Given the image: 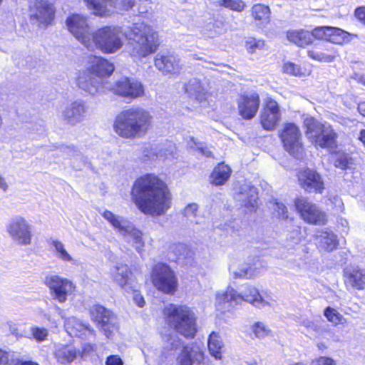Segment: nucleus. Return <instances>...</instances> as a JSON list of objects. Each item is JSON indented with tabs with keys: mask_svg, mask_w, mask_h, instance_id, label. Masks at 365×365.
Masks as SVG:
<instances>
[{
	"mask_svg": "<svg viewBox=\"0 0 365 365\" xmlns=\"http://www.w3.org/2000/svg\"><path fill=\"white\" fill-rule=\"evenodd\" d=\"M283 148L292 156L299 158L304 153L300 128L294 123H286L279 133Z\"/></svg>",
	"mask_w": 365,
	"mask_h": 365,
	"instance_id": "10",
	"label": "nucleus"
},
{
	"mask_svg": "<svg viewBox=\"0 0 365 365\" xmlns=\"http://www.w3.org/2000/svg\"><path fill=\"white\" fill-rule=\"evenodd\" d=\"M150 277L153 285L163 294L173 295L178 290V277L175 271L166 263L153 264Z\"/></svg>",
	"mask_w": 365,
	"mask_h": 365,
	"instance_id": "7",
	"label": "nucleus"
},
{
	"mask_svg": "<svg viewBox=\"0 0 365 365\" xmlns=\"http://www.w3.org/2000/svg\"><path fill=\"white\" fill-rule=\"evenodd\" d=\"M0 188L3 190H6L7 189V185L2 177H0Z\"/></svg>",
	"mask_w": 365,
	"mask_h": 365,
	"instance_id": "60",
	"label": "nucleus"
},
{
	"mask_svg": "<svg viewBox=\"0 0 365 365\" xmlns=\"http://www.w3.org/2000/svg\"><path fill=\"white\" fill-rule=\"evenodd\" d=\"M175 361L176 365H206L205 353L196 343L182 345Z\"/></svg>",
	"mask_w": 365,
	"mask_h": 365,
	"instance_id": "19",
	"label": "nucleus"
},
{
	"mask_svg": "<svg viewBox=\"0 0 365 365\" xmlns=\"http://www.w3.org/2000/svg\"><path fill=\"white\" fill-rule=\"evenodd\" d=\"M264 40L257 39L255 37H248L245 41V49L250 54H253L257 51L264 49Z\"/></svg>",
	"mask_w": 365,
	"mask_h": 365,
	"instance_id": "40",
	"label": "nucleus"
},
{
	"mask_svg": "<svg viewBox=\"0 0 365 365\" xmlns=\"http://www.w3.org/2000/svg\"><path fill=\"white\" fill-rule=\"evenodd\" d=\"M115 66L113 63L106 58L101 56L91 55L88 58L86 70L80 73L76 78L77 84L79 87L86 89L82 84L87 78L89 81L95 78H106L113 74Z\"/></svg>",
	"mask_w": 365,
	"mask_h": 365,
	"instance_id": "9",
	"label": "nucleus"
},
{
	"mask_svg": "<svg viewBox=\"0 0 365 365\" xmlns=\"http://www.w3.org/2000/svg\"><path fill=\"white\" fill-rule=\"evenodd\" d=\"M220 6L239 13L246 8V4L242 0H221Z\"/></svg>",
	"mask_w": 365,
	"mask_h": 365,
	"instance_id": "41",
	"label": "nucleus"
},
{
	"mask_svg": "<svg viewBox=\"0 0 365 365\" xmlns=\"http://www.w3.org/2000/svg\"><path fill=\"white\" fill-rule=\"evenodd\" d=\"M85 112L86 108L84 104L75 101L65 109L63 116L64 120L73 125L81 120Z\"/></svg>",
	"mask_w": 365,
	"mask_h": 365,
	"instance_id": "32",
	"label": "nucleus"
},
{
	"mask_svg": "<svg viewBox=\"0 0 365 365\" xmlns=\"http://www.w3.org/2000/svg\"><path fill=\"white\" fill-rule=\"evenodd\" d=\"M344 277L346 286L357 290L365 289V269L356 267L344 270Z\"/></svg>",
	"mask_w": 365,
	"mask_h": 365,
	"instance_id": "28",
	"label": "nucleus"
},
{
	"mask_svg": "<svg viewBox=\"0 0 365 365\" xmlns=\"http://www.w3.org/2000/svg\"><path fill=\"white\" fill-rule=\"evenodd\" d=\"M181 248L183 249L184 250H187V247L184 245H181Z\"/></svg>",
	"mask_w": 365,
	"mask_h": 365,
	"instance_id": "63",
	"label": "nucleus"
},
{
	"mask_svg": "<svg viewBox=\"0 0 365 365\" xmlns=\"http://www.w3.org/2000/svg\"><path fill=\"white\" fill-rule=\"evenodd\" d=\"M311 365H337L336 360L330 356H319L313 359Z\"/></svg>",
	"mask_w": 365,
	"mask_h": 365,
	"instance_id": "48",
	"label": "nucleus"
},
{
	"mask_svg": "<svg viewBox=\"0 0 365 365\" xmlns=\"http://www.w3.org/2000/svg\"><path fill=\"white\" fill-rule=\"evenodd\" d=\"M154 66L164 75L176 76L182 69L180 58L173 53L157 55L154 58Z\"/></svg>",
	"mask_w": 365,
	"mask_h": 365,
	"instance_id": "23",
	"label": "nucleus"
},
{
	"mask_svg": "<svg viewBox=\"0 0 365 365\" xmlns=\"http://www.w3.org/2000/svg\"><path fill=\"white\" fill-rule=\"evenodd\" d=\"M251 329L255 336L258 339L265 338L271 333V330L260 322H255Z\"/></svg>",
	"mask_w": 365,
	"mask_h": 365,
	"instance_id": "44",
	"label": "nucleus"
},
{
	"mask_svg": "<svg viewBox=\"0 0 365 365\" xmlns=\"http://www.w3.org/2000/svg\"><path fill=\"white\" fill-rule=\"evenodd\" d=\"M66 328L69 335L74 337H81L86 331H94L88 324H85L76 319L69 320Z\"/></svg>",
	"mask_w": 365,
	"mask_h": 365,
	"instance_id": "35",
	"label": "nucleus"
},
{
	"mask_svg": "<svg viewBox=\"0 0 365 365\" xmlns=\"http://www.w3.org/2000/svg\"><path fill=\"white\" fill-rule=\"evenodd\" d=\"M102 216L110 222V224L119 232H127V227L122 225L121 222L118 217L110 210H105L102 213Z\"/></svg>",
	"mask_w": 365,
	"mask_h": 365,
	"instance_id": "43",
	"label": "nucleus"
},
{
	"mask_svg": "<svg viewBox=\"0 0 365 365\" xmlns=\"http://www.w3.org/2000/svg\"><path fill=\"white\" fill-rule=\"evenodd\" d=\"M321 237H323L322 241V247L327 252H331L339 246V240L337 236L329 231H322Z\"/></svg>",
	"mask_w": 365,
	"mask_h": 365,
	"instance_id": "37",
	"label": "nucleus"
},
{
	"mask_svg": "<svg viewBox=\"0 0 365 365\" xmlns=\"http://www.w3.org/2000/svg\"><path fill=\"white\" fill-rule=\"evenodd\" d=\"M66 24L69 32L87 48L92 33V31H90L87 18L78 14H72L67 17Z\"/></svg>",
	"mask_w": 365,
	"mask_h": 365,
	"instance_id": "16",
	"label": "nucleus"
},
{
	"mask_svg": "<svg viewBox=\"0 0 365 365\" xmlns=\"http://www.w3.org/2000/svg\"><path fill=\"white\" fill-rule=\"evenodd\" d=\"M282 71L283 73L295 76L306 77L312 73V65L309 63L304 66L291 61L284 62L282 64Z\"/></svg>",
	"mask_w": 365,
	"mask_h": 365,
	"instance_id": "31",
	"label": "nucleus"
},
{
	"mask_svg": "<svg viewBox=\"0 0 365 365\" xmlns=\"http://www.w3.org/2000/svg\"><path fill=\"white\" fill-rule=\"evenodd\" d=\"M133 300L139 307H143L145 305V299L139 293H135L134 294Z\"/></svg>",
	"mask_w": 365,
	"mask_h": 365,
	"instance_id": "56",
	"label": "nucleus"
},
{
	"mask_svg": "<svg viewBox=\"0 0 365 365\" xmlns=\"http://www.w3.org/2000/svg\"><path fill=\"white\" fill-rule=\"evenodd\" d=\"M80 351L71 344H58L53 356L58 365H70L79 356Z\"/></svg>",
	"mask_w": 365,
	"mask_h": 365,
	"instance_id": "25",
	"label": "nucleus"
},
{
	"mask_svg": "<svg viewBox=\"0 0 365 365\" xmlns=\"http://www.w3.org/2000/svg\"><path fill=\"white\" fill-rule=\"evenodd\" d=\"M286 38L289 43L303 48L314 42L312 31L304 29H289L286 32Z\"/></svg>",
	"mask_w": 365,
	"mask_h": 365,
	"instance_id": "26",
	"label": "nucleus"
},
{
	"mask_svg": "<svg viewBox=\"0 0 365 365\" xmlns=\"http://www.w3.org/2000/svg\"><path fill=\"white\" fill-rule=\"evenodd\" d=\"M305 135L309 142L316 148L336 149L338 146V133L329 123H322L310 116L303 120Z\"/></svg>",
	"mask_w": 365,
	"mask_h": 365,
	"instance_id": "6",
	"label": "nucleus"
},
{
	"mask_svg": "<svg viewBox=\"0 0 365 365\" xmlns=\"http://www.w3.org/2000/svg\"><path fill=\"white\" fill-rule=\"evenodd\" d=\"M88 51L98 50L104 54H113L120 50L124 45L121 27L114 25L101 26L91 33Z\"/></svg>",
	"mask_w": 365,
	"mask_h": 365,
	"instance_id": "5",
	"label": "nucleus"
},
{
	"mask_svg": "<svg viewBox=\"0 0 365 365\" xmlns=\"http://www.w3.org/2000/svg\"><path fill=\"white\" fill-rule=\"evenodd\" d=\"M152 120L148 110L140 107H130L116 115L113 127L118 136L125 139H135L148 133Z\"/></svg>",
	"mask_w": 365,
	"mask_h": 365,
	"instance_id": "3",
	"label": "nucleus"
},
{
	"mask_svg": "<svg viewBox=\"0 0 365 365\" xmlns=\"http://www.w3.org/2000/svg\"><path fill=\"white\" fill-rule=\"evenodd\" d=\"M44 284L49 289L50 294L53 299L59 303L66 302L68 297L73 294L76 289V286L73 282L58 275L47 276Z\"/></svg>",
	"mask_w": 365,
	"mask_h": 365,
	"instance_id": "11",
	"label": "nucleus"
},
{
	"mask_svg": "<svg viewBox=\"0 0 365 365\" xmlns=\"http://www.w3.org/2000/svg\"><path fill=\"white\" fill-rule=\"evenodd\" d=\"M9 361V352L0 348V365H7Z\"/></svg>",
	"mask_w": 365,
	"mask_h": 365,
	"instance_id": "54",
	"label": "nucleus"
},
{
	"mask_svg": "<svg viewBox=\"0 0 365 365\" xmlns=\"http://www.w3.org/2000/svg\"><path fill=\"white\" fill-rule=\"evenodd\" d=\"M238 114L244 120H251L257 113L260 106V97L256 92L244 93L240 95L237 101Z\"/></svg>",
	"mask_w": 365,
	"mask_h": 365,
	"instance_id": "21",
	"label": "nucleus"
},
{
	"mask_svg": "<svg viewBox=\"0 0 365 365\" xmlns=\"http://www.w3.org/2000/svg\"><path fill=\"white\" fill-rule=\"evenodd\" d=\"M250 16L256 26L264 28L271 22V9L268 5L257 3L252 6Z\"/></svg>",
	"mask_w": 365,
	"mask_h": 365,
	"instance_id": "27",
	"label": "nucleus"
},
{
	"mask_svg": "<svg viewBox=\"0 0 365 365\" xmlns=\"http://www.w3.org/2000/svg\"><path fill=\"white\" fill-rule=\"evenodd\" d=\"M318 347L319 349L323 350L324 349H326V346L324 344H320L318 345Z\"/></svg>",
	"mask_w": 365,
	"mask_h": 365,
	"instance_id": "61",
	"label": "nucleus"
},
{
	"mask_svg": "<svg viewBox=\"0 0 365 365\" xmlns=\"http://www.w3.org/2000/svg\"><path fill=\"white\" fill-rule=\"evenodd\" d=\"M240 294L242 297L240 299V303L245 301L256 307H264L267 304L259 290L252 285H246L245 290Z\"/></svg>",
	"mask_w": 365,
	"mask_h": 365,
	"instance_id": "33",
	"label": "nucleus"
},
{
	"mask_svg": "<svg viewBox=\"0 0 365 365\" xmlns=\"http://www.w3.org/2000/svg\"><path fill=\"white\" fill-rule=\"evenodd\" d=\"M232 174V170L224 162L219 163L211 172L210 182L215 186H221L226 183Z\"/></svg>",
	"mask_w": 365,
	"mask_h": 365,
	"instance_id": "30",
	"label": "nucleus"
},
{
	"mask_svg": "<svg viewBox=\"0 0 365 365\" xmlns=\"http://www.w3.org/2000/svg\"><path fill=\"white\" fill-rule=\"evenodd\" d=\"M324 315L327 321L334 326L344 324L346 322V319L343 315L336 309L331 307H327L324 309Z\"/></svg>",
	"mask_w": 365,
	"mask_h": 365,
	"instance_id": "38",
	"label": "nucleus"
},
{
	"mask_svg": "<svg viewBox=\"0 0 365 365\" xmlns=\"http://www.w3.org/2000/svg\"><path fill=\"white\" fill-rule=\"evenodd\" d=\"M329 201L330 202L331 204L333 205V210H334L337 212L342 211V210L344 209V203L341 199H340L339 197H332L329 198Z\"/></svg>",
	"mask_w": 365,
	"mask_h": 365,
	"instance_id": "51",
	"label": "nucleus"
},
{
	"mask_svg": "<svg viewBox=\"0 0 365 365\" xmlns=\"http://www.w3.org/2000/svg\"><path fill=\"white\" fill-rule=\"evenodd\" d=\"M14 365H39L37 362L31 360H17Z\"/></svg>",
	"mask_w": 365,
	"mask_h": 365,
	"instance_id": "57",
	"label": "nucleus"
},
{
	"mask_svg": "<svg viewBox=\"0 0 365 365\" xmlns=\"http://www.w3.org/2000/svg\"><path fill=\"white\" fill-rule=\"evenodd\" d=\"M131 201L144 215L159 217L172 207L173 195L168 184L153 173L143 174L135 180L130 189Z\"/></svg>",
	"mask_w": 365,
	"mask_h": 365,
	"instance_id": "1",
	"label": "nucleus"
},
{
	"mask_svg": "<svg viewBox=\"0 0 365 365\" xmlns=\"http://www.w3.org/2000/svg\"><path fill=\"white\" fill-rule=\"evenodd\" d=\"M312 31L313 39L324 41L323 43L342 46L351 41V34L339 27L319 26L314 27Z\"/></svg>",
	"mask_w": 365,
	"mask_h": 365,
	"instance_id": "14",
	"label": "nucleus"
},
{
	"mask_svg": "<svg viewBox=\"0 0 365 365\" xmlns=\"http://www.w3.org/2000/svg\"><path fill=\"white\" fill-rule=\"evenodd\" d=\"M135 5V0H122L121 1V8L123 10L128 11L131 9Z\"/></svg>",
	"mask_w": 365,
	"mask_h": 365,
	"instance_id": "55",
	"label": "nucleus"
},
{
	"mask_svg": "<svg viewBox=\"0 0 365 365\" xmlns=\"http://www.w3.org/2000/svg\"><path fill=\"white\" fill-rule=\"evenodd\" d=\"M281 120L279 103L272 97L264 99L259 115V123L265 130H274Z\"/></svg>",
	"mask_w": 365,
	"mask_h": 365,
	"instance_id": "17",
	"label": "nucleus"
},
{
	"mask_svg": "<svg viewBox=\"0 0 365 365\" xmlns=\"http://www.w3.org/2000/svg\"><path fill=\"white\" fill-rule=\"evenodd\" d=\"M241 294L232 287L228 286L222 292L216 294V307L218 310L225 312H231L240 304Z\"/></svg>",
	"mask_w": 365,
	"mask_h": 365,
	"instance_id": "24",
	"label": "nucleus"
},
{
	"mask_svg": "<svg viewBox=\"0 0 365 365\" xmlns=\"http://www.w3.org/2000/svg\"><path fill=\"white\" fill-rule=\"evenodd\" d=\"M357 109L359 113L365 117V101H361L358 104Z\"/></svg>",
	"mask_w": 365,
	"mask_h": 365,
	"instance_id": "58",
	"label": "nucleus"
},
{
	"mask_svg": "<svg viewBox=\"0 0 365 365\" xmlns=\"http://www.w3.org/2000/svg\"><path fill=\"white\" fill-rule=\"evenodd\" d=\"M88 313L92 322L106 337L110 338L115 328L113 322L115 315L112 311L105 307L96 304L89 308Z\"/></svg>",
	"mask_w": 365,
	"mask_h": 365,
	"instance_id": "13",
	"label": "nucleus"
},
{
	"mask_svg": "<svg viewBox=\"0 0 365 365\" xmlns=\"http://www.w3.org/2000/svg\"><path fill=\"white\" fill-rule=\"evenodd\" d=\"M31 334L33 339L38 342H41L47 339L48 331L45 327H32L31 328Z\"/></svg>",
	"mask_w": 365,
	"mask_h": 365,
	"instance_id": "45",
	"label": "nucleus"
},
{
	"mask_svg": "<svg viewBox=\"0 0 365 365\" xmlns=\"http://www.w3.org/2000/svg\"><path fill=\"white\" fill-rule=\"evenodd\" d=\"M257 269L256 262L253 259L252 262L239 268L238 271H237L235 274L236 277L251 279L256 275Z\"/></svg>",
	"mask_w": 365,
	"mask_h": 365,
	"instance_id": "39",
	"label": "nucleus"
},
{
	"mask_svg": "<svg viewBox=\"0 0 365 365\" xmlns=\"http://www.w3.org/2000/svg\"><path fill=\"white\" fill-rule=\"evenodd\" d=\"M94 351H95L94 344H89V343L85 344L83 345V346L81 348V351H80L79 356L83 357L85 356H88V355L91 354V353H93Z\"/></svg>",
	"mask_w": 365,
	"mask_h": 365,
	"instance_id": "53",
	"label": "nucleus"
},
{
	"mask_svg": "<svg viewBox=\"0 0 365 365\" xmlns=\"http://www.w3.org/2000/svg\"><path fill=\"white\" fill-rule=\"evenodd\" d=\"M6 230L10 237L17 244L29 245L31 243V226L24 217H18L13 219L7 225Z\"/></svg>",
	"mask_w": 365,
	"mask_h": 365,
	"instance_id": "20",
	"label": "nucleus"
},
{
	"mask_svg": "<svg viewBox=\"0 0 365 365\" xmlns=\"http://www.w3.org/2000/svg\"><path fill=\"white\" fill-rule=\"evenodd\" d=\"M124 233H128L132 238L133 244H135V247L136 250L140 252L143 250L144 247V240L143 239V232L135 228H132L130 231L127 229V232H123Z\"/></svg>",
	"mask_w": 365,
	"mask_h": 365,
	"instance_id": "42",
	"label": "nucleus"
},
{
	"mask_svg": "<svg viewBox=\"0 0 365 365\" xmlns=\"http://www.w3.org/2000/svg\"><path fill=\"white\" fill-rule=\"evenodd\" d=\"M106 365H123V361L118 355H110L106 357Z\"/></svg>",
	"mask_w": 365,
	"mask_h": 365,
	"instance_id": "52",
	"label": "nucleus"
},
{
	"mask_svg": "<svg viewBox=\"0 0 365 365\" xmlns=\"http://www.w3.org/2000/svg\"><path fill=\"white\" fill-rule=\"evenodd\" d=\"M165 324L186 339L195 338L197 331V317L190 307L185 304H168L162 310Z\"/></svg>",
	"mask_w": 365,
	"mask_h": 365,
	"instance_id": "4",
	"label": "nucleus"
},
{
	"mask_svg": "<svg viewBox=\"0 0 365 365\" xmlns=\"http://www.w3.org/2000/svg\"><path fill=\"white\" fill-rule=\"evenodd\" d=\"M359 83L363 86H365V79H360Z\"/></svg>",
	"mask_w": 365,
	"mask_h": 365,
	"instance_id": "62",
	"label": "nucleus"
},
{
	"mask_svg": "<svg viewBox=\"0 0 365 365\" xmlns=\"http://www.w3.org/2000/svg\"><path fill=\"white\" fill-rule=\"evenodd\" d=\"M294 207L301 219L309 225L324 226L329 221L327 212L305 196L295 197Z\"/></svg>",
	"mask_w": 365,
	"mask_h": 365,
	"instance_id": "8",
	"label": "nucleus"
},
{
	"mask_svg": "<svg viewBox=\"0 0 365 365\" xmlns=\"http://www.w3.org/2000/svg\"><path fill=\"white\" fill-rule=\"evenodd\" d=\"M4 0H0V6L3 4Z\"/></svg>",
	"mask_w": 365,
	"mask_h": 365,
	"instance_id": "64",
	"label": "nucleus"
},
{
	"mask_svg": "<svg viewBox=\"0 0 365 365\" xmlns=\"http://www.w3.org/2000/svg\"><path fill=\"white\" fill-rule=\"evenodd\" d=\"M274 210L278 218L287 220L289 218L288 209L282 202H276L274 203Z\"/></svg>",
	"mask_w": 365,
	"mask_h": 365,
	"instance_id": "47",
	"label": "nucleus"
},
{
	"mask_svg": "<svg viewBox=\"0 0 365 365\" xmlns=\"http://www.w3.org/2000/svg\"><path fill=\"white\" fill-rule=\"evenodd\" d=\"M208 350L210 354L217 359L222 358V349L223 344L220 334L217 332L212 331L207 341Z\"/></svg>",
	"mask_w": 365,
	"mask_h": 365,
	"instance_id": "34",
	"label": "nucleus"
},
{
	"mask_svg": "<svg viewBox=\"0 0 365 365\" xmlns=\"http://www.w3.org/2000/svg\"><path fill=\"white\" fill-rule=\"evenodd\" d=\"M111 90L115 95L129 101H133L144 95L143 84L129 77H123L117 81Z\"/></svg>",
	"mask_w": 365,
	"mask_h": 365,
	"instance_id": "18",
	"label": "nucleus"
},
{
	"mask_svg": "<svg viewBox=\"0 0 365 365\" xmlns=\"http://www.w3.org/2000/svg\"><path fill=\"white\" fill-rule=\"evenodd\" d=\"M358 140L365 147V129L360 130L359 134V136H358Z\"/></svg>",
	"mask_w": 365,
	"mask_h": 365,
	"instance_id": "59",
	"label": "nucleus"
},
{
	"mask_svg": "<svg viewBox=\"0 0 365 365\" xmlns=\"http://www.w3.org/2000/svg\"><path fill=\"white\" fill-rule=\"evenodd\" d=\"M334 165L336 168L346 170L354 165V160L350 154L344 150H336L334 153Z\"/></svg>",
	"mask_w": 365,
	"mask_h": 365,
	"instance_id": "36",
	"label": "nucleus"
},
{
	"mask_svg": "<svg viewBox=\"0 0 365 365\" xmlns=\"http://www.w3.org/2000/svg\"><path fill=\"white\" fill-rule=\"evenodd\" d=\"M52 246L55 248V250L58 253L59 258L65 262H71L73 260L71 256L65 250L64 245L62 242L58 240H53L51 242Z\"/></svg>",
	"mask_w": 365,
	"mask_h": 365,
	"instance_id": "46",
	"label": "nucleus"
},
{
	"mask_svg": "<svg viewBox=\"0 0 365 365\" xmlns=\"http://www.w3.org/2000/svg\"><path fill=\"white\" fill-rule=\"evenodd\" d=\"M354 15L358 21L365 26V6H357L354 9Z\"/></svg>",
	"mask_w": 365,
	"mask_h": 365,
	"instance_id": "50",
	"label": "nucleus"
},
{
	"mask_svg": "<svg viewBox=\"0 0 365 365\" xmlns=\"http://www.w3.org/2000/svg\"><path fill=\"white\" fill-rule=\"evenodd\" d=\"M86 6L91 14L98 17H108L112 14L114 8L113 0H83Z\"/></svg>",
	"mask_w": 365,
	"mask_h": 365,
	"instance_id": "29",
	"label": "nucleus"
},
{
	"mask_svg": "<svg viewBox=\"0 0 365 365\" xmlns=\"http://www.w3.org/2000/svg\"><path fill=\"white\" fill-rule=\"evenodd\" d=\"M31 21H36L38 26L48 27L52 25L56 16L54 4L47 0H34L29 6Z\"/></svg>",
	"mask_w": 365,
	"mask_h": 365,
	"instance_id": "15",
	"label": "nucleus"
},
{
	"mask_svg": "<svg viewBox=\"0 0 365 365\" xmlns=\"http://www.w3.org/2000/svg\"><path fill=\"white\" fill-rule=\"evenodd\" d=\"M296 178L299 186L307 192L322 194L325 190L323 178L315 169L299 168L296 172Z\"/></svg>",
	"mask_w": 365,
	"mask_h": 365,
	"instance_id": "12",
	"label": "nucleus"
},
{
	"mask_svg": "<svg viewBox=\"0 0 365 365\" xmlns=\"http://www.w3.org/2000/svg\"><path fill=\"white\" fill-rule=\"evenodd\" d=\"M131 56L143 59L155 54L163 43L159 31L144 21L133 23L125 34Z\"/></svg>",
	"mask_w": 365,
	"mask_h": 365,
	"instance_id": "2",
	"label": "nucleus"
},
{
	"mask_svg": "<svg viewBox=\"0 0 365 365\" xmlns=\"http://www.w3.org/2000/svg\"><path fill=\"white\" fill-rule=\"evenodd\" d=\"M307 56L321 63H333L340 56L339 49L330 43H317L308 51Z\"/></svg>",
	"mask_w": 365,
	"mask_h": 365,
	"instance_id": "22",
	"label": "nucleus"
},
{
	"mask_svg": "<svg viewBox=\"0 0 365 365\" xmlns=\"http://www.w3.org/2000/svg\"><path fill=\"white\" fill-rule=\"evenodd\" d=\"M114 279L120 287H124L128 284L129 277L128 272L116 274Z\"/></svg>",
	"mask_w": 365,
	"mask_h": 365,
	"instance_id": "49",
	"label": "nucleus"
}]
</instances>
